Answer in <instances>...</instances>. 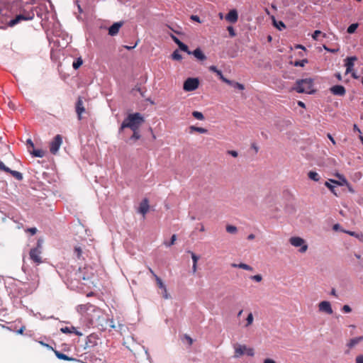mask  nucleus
I'll list each match as a JSON object with an SVG mask.
<instances>
[{
    "instance_id": "1a4fd4ad",
    "label": "nucleus",
    "mask_w": 363,
    "mask_h": 363,
    "mask_svg": "<svg viewBox=\"0 0 363 363\" xmlns=\"http://www.w3.org/2000/svg\"><path fill=\"white\" fill-rule=\"evenodd\" d=\"M62 143V136L61 135H56L52 141L50 143V152L52 155H55L60 150Z\"/></svg>"
},
{
    "instance_id": "680f3d73",
    "label": "nucleus",
    "mask_w": 363,
    "mask_h": 363,
    "mask_svg": "<svg viewBox=\"0 0 363 363\" xmlns=\"http://www.w3.org/2000/svg\"><path fill=\"white\" fill-rule=\"evenodd\" d=\"M228 153L233 157H237L238 152L236 150H228Z\"/></svg>"
},
{
    "instance_id": "5701e85b",
    "label": "nucleus",
    "mask_w": 363,
    "mask_h": 363,
    "mask_svg": "<svg viewBox=\"0 0 363 363\" xmlns=\"http://www.w3.org/2000/svg\"><path fill=\"white\" fill-rule=\"evenodd\" d=\"M155 281L157 282V286L159 288L162 289L163 291H165L164 298L165 299L169 298V295L167 288H166L165 285L164 284V283L162 282V279L158 276H155Z\"/></svg>"
},
{
    "instance_id": "c85d7f7f",
    "label": "nucleus",
    "mask_w": 363,
    "mask_h": 363,
    "mask_svg": "<svg viewBox=\"0 0 363 363\" xmlns=\"http://www.w3.org/2000/svg\"><path fill=\"white\" fill-rule=\"evenodd\" d=\"M133 131L132 135L128 138V142H134L141 138L139 128L131 130Z\"/></svg>"
},
{
    "instance_id": "f3484780",
    "label": "nucleus",
    "mask_w": 363,
    "mask_h": 363,
    "mask_svg": "<svg viewBox=\"0 0 363 363\" xmlns=\"http://www.w3.org/2000/svg\"><path fill=\"white\" fill-rule=\"evenodd\" d=\"M190 55H193L199 61H203L206 59V56L200 47L196 48L191 51Z\"/></svg>"
},
{
    "instance_id": "9b49d317",
    "label": "nucleus",
    "mask_w": 363,
    "mask_h": 363,
    "mask_svg": "<svg viewBox=\"0 0 363 363\" xmlns=\"http://www.w3.org/2000/svg\"><path fill=\"white\" fill-rule=\"evenodd\" d=\"M330 92L334 95L337 96H343L346 94V89L342 84H335L330 87Z\"/></svg>"
},
{
    "instance_id": "79ce46f5",
    "label": "nucleus",
    "mask_w": 363,
    "mask_h": 363,
    "mask_svg": "<svg viewBox=\"0 0 363 363\" xmlns=\"http://www.w3.org/2000/svg\"><path fill=\"white\" fill-rule=\"evenodd\" d=\"M192 116L194 118L199 121L204 120L205 117L202 112L198 111H194L192 112Z\"/></svg>"
},
{
    "instance_id": "ddd939ff",
    "label": "nucleus",
    "mask_w": 363,
    "mask_h": 363,
    "mask_svg": "<svg viewBox=\"0 0 363 363\" xmlns=\"http://www.w3.org/2000/svg\"><path fill=\"white\" fill-rule=\"evenodd\" d=\"M124 24V22L121 21H117V22H114L111 26H110L108 28V33L110 36H115L116 35L121 28L123 26Z\"/></svg>"
},
{
    "instance_id": "a211bd4d",
    "label": "nucleus",
    "mask_w": 363,
    "mask_h": 363,
    "mask_svg": "<svg viewBox=\"0 0 363 363\" xmlns=\"http://www.w3.org/2000/svg\"><path fill=\"white\" fill-rule=\"evenodd\" d=\"M336 179H329L325 182L324 185L335 196H337V194L335 191V188L337 184L335 183Z\"/></svg>"
},
{
    "instance_id": "423d86ee",
    "label": "nucleus",
    "mask_w": 363,
    "mask_h": 363,
    "mask_svg": "<svg viewBox=\"0 0 363 363\" xmlns=\"http://www.w3.org/2000/svg\"><path fill=\"white\" fill-rule=\"evenodd\" d=\"M31 9L34 10L35 15L40 18L42 22L48 19L49 11L46 4H40L36 6H32Z\"/></svg>"
},
{
    "instance_id": "2eb2a0df",
    "label": "nucleus",
    "mask_w": 363,
    "mask_h": 363,
    "mask_svg": "<svg viewBox=\"0 0 363 363\" xmlns=\"http://www.w3.org/2000/svg\"><path fill=\"white\" fill-rule=\"evenodd\" d=\"M318 308L320 311L324 312L329 315L333 313L330 303L327 301H323L319 303Z\"/></svg>"
},
{
    "instance_id": "603ef678",
    "label": "nucleus",
    "mask_w": 363,
    "mask_h": 363,
    "mask_svg": "<svg viewBox=\"0 0 363 363\" xmlns=\"http://www.w3.org/2000/svg\"><path fill=\"white\" fill-rule=\"evenodd\" d=\"M38 284H39V280L38 279H37L36 281L33 282L31 286H30V291H35L38 288Z\"/></svg>"
},
{
    "instance_id": "f257e3e1",
    "label": "nucleus",
    "mask_w": 363,
    "mask_h": 363,
    "mask_svg": "<svg viewBox=\"0 0 363 363\" xmlns=\"http://www.w3.org/2000/svg\"><path fill=\"white\" fill-rule=\"evenodd\" d=\"M291 89L298 94H315L317 89L314 87V79L311 77L298 79Z\"/></svg>"
},
{
    "instance_id": "864d4df0",
    "label": "nucleus",
    "mask_w": 363,
    "mask_h": 363,
    "mask_svg": "<svg viewBox=\"0 0 363 363\" xmlns=\"http://www.w3.org/2000/svg\"><path fill=\"white\" fill-rule=\"evenodd\" d=\"M190 19L199 23H201L202 22V21L201 20L200 17L198 15H191L190 16Z\"/></svg>"
},
{
    "instance_id": "a878e982",
    "label": "nucleus",
    "mask_w": 363,
    "mask_h": 363,
    "mask_svg": "<svg viewBox=\"0 0 363 363\" xmlns=\"http://www.w3.org/2000/svg\"><path fill=\"white\" fill-rule=\"evenodd\" d=\"M189 133H192L194 132H197V133H201V134H206V133H208V130L205 128H202V127H197L196 125H191L189 126Z\"/></svg>"
},
{
    "instance_id": "69168bd1",
    "label": "nucleus",
    "mask_w": 363,
    "mask_h": 363,
    "mask_svg": "<svg viewBox=\"0 0 363 363\" xmlns=\"http://www.w3.org/2000/svg\"><path fill=\"white\" fill-rule=\"evenodd\" d=\"M133 89L137 91H138L143 97L144 96V94L142 91V89H141L140 86H138V84L135 85V88Z\"/></svg>"
},
{
    "instance_id": "b1692460",
    "label": "nucleus",
    "mask_w": 363,
    "mask_h": 363,
    "mask_svg": "<svg viewBox=\"0 0 363 363\" xmlns=\"http://www.w3.org/2000/svg\"><path fill=\"white\" fill-rule=\"evenodd\" d=\"M336 176L338 178V180H336L335 182L337 184V186H344L348 184V181L343 174L337 173Z\"/></svg>"
},
{
    "instance_id": "39448f33",
    "label": "nucleus",
    "mask_w": 363,
    "mask_h": 363,
    "mask_svg": "<svg viewBox=\"0 0 363 363\" xmlns=\"http://www.w3.org/2000/svg\"><path fill=\"white\" fill-rule=\"evenodd\" d=\"M200 84V81L197 77H188L183 84V89L185 91L191 92L196 90Z\"/></svg>"
},
{
    "instance_id": "9d476101",
    "label": "nucleus",
    "mask_w": 363,
    "mask_h": 363,
    "mask_svg": "<svg viewBox=\"0 0 363 363\" xmlns=\"http://www.w3.org/2000/svg\"><path fill=\"white\" fill-rule=\"evenodd\" d=\"M357 60L356 55L348 56L344 60V66L346 68L345 74H348L354 69V62Z\"/></svg>"
},
{
    "instance_id": "2f4dec72",
    "label": "nucleus",
    "mask_w": 363,
    "mask_h": 363,
    "mask_svg": "<svg viewBox=\"0 0 363 363\" xmlns=\"http://www.w3.org/2000/svg\"><path fill=\"white\" fill-rule=\"evenodd\" d=\"M273 20L274 26L279 31H281L286 28L285 23L282 21H276L274 17H273Z\"/></svg>"
},
{
    "instance_id": "7c9ffc66",
    "label": "nucleus",
    "mask_w": 363,
    "mask_h": 363,
    "mask_svg": "<svg viewBox=\"0 0 363 363\" xmlns=\"http://www.w3.org/2000/svg\"><path fill=\"white\" fill-rule=\"evenodd\" d=\"M308 63V60L307 58H304L302 60H296L295 61L291 62V64L294 67H303L306 64Z\"/></svg>"
},
{
    "instance_id": "f8f14e48",
    "label": "nucleus",
    "mask_w": 363,
    "mask_h": 363,
    "mask_svg": "<svg viewBox=\"0 0 363 363\" xmlns=\"http://www.w3.org/2000/svg\"><path fill=\"white\" fill-rule=\"evenodd\" d=\"M71 40V37L69 36L68 34H63L62 38V42L58 39L56 38L55 40L52 39V41L54 43V45L57 48H64L67 47V45L69 44V43Z\"/></svg>"
},
{
    "instance_id": "37998d69",
    "label": "nucleus",
    "mask_w": 363,
    "mask_h": 363,
    "mask_svg": "<svg viewBox=\"0 0 363 363\" xmlns=\"http://www.w3.org/2000/svg\"><path fill=\"white\" fill-rule=\"evenodd\" d=\"M253 320H254L253 315L252 313H250L246 318V324L245 325V326L246 328L249 327L250 325H251L252 324Z\"/></svg>"
},
{
    "instance_id": "c9c22d12",
    "label": "nucleus",
    "mask_w": 363,
    "mask_h": 363,
    "mask_svg": "<svg viewBox=\"0 0 363 363\" xmlns=\"http://www.w3.org/2000/svg\"><path fill=\"white\" fill-rule=\"evenodd\" d=\"M358 27H359L358 23H351L347 28V33L348 34H353L356 32Z\"/></svg>"
},
{
    "instance_id": "49530a36",
    "label": "nucleus",
    "mask_w": 363,
    "mask_h": 363,
    "mask_svg": "<svg viewBox=\"0 0 363 363\" xmlns=\"http://www.w3.org/2000/svg\"><path fill=\"white\" fill-rule=\"evenodd\" d=\"M227 30L228 31L229 35L231 38H233L236 35V31H235V28H233V26H228L227 27Z\"/></svg>"
},
{
    "instance_id": "13d9d810",
    "label": "nucleus",
    "mask_w": 363,
    "mask_h": 363,
    "mask_svg": "<svg viewBox=\"0 0 363 363\" xmlns=\"http://www.w3.org/2000/svg\"><path fill=\"white\" fill-rule=\"evenodd\" d=\"M125 128H128V126H127L126 123H125V121H123L119 128H118V133H121Z\"/></svg>"
},
{
    "instance_id": "cd10ccee",
    "label": "nucleus",
    "mask_w": 363,
    "mask_h": 363,
    "mask_svg": "<svg viewBox=\"0 0 363 363\" xmlns=\"http://www.w3.org/2000/svg\"><path fill=\"white\" fill-rule=\"evenodd\" d=\"M307 175H308V179L313 182H318L320 179V175L315 171H313V170L309 171L308 172Z\"/></svg>"
},
{
    "instance_id": "e2e57ef3",
    "label": "nucleus",
    "mask_w": 363,
    "mask_h": 363,
    "mask_svg": "<svg viewBox=\"0 0 363 363\" xmlns=\"http://www.w3.org/2000/svg\"><path fill=\"white\" fill-rule=\"evenodd\" d=\"M208 69L209 71L213 72V73H216L217 72V71L218 70V68L217 67V66L216 65H211L209 67H208Z\"/></svg>"
},
{
    "instance_id": "20e7f679",
    "label": "nucleus",
    "mask_w": 363,
    "mask_h": 363,
    "mask_svg": "<svg viewBox=\"0 0 363 363\" xmlns=\"http://www.w3.org/2000/svg\"><path fill=\"white\" fill-rule=\"evenodd\" d=\"M235 348V358H239L243 354H246L247 356L252 357L255 354V351L253 348L247 347L245 345L237 344L234 347Z\"/></svg>"
},
{
    "instance_id": "c03bdc74",
    "label": "nucleus",
    "mask_w": 363,
    "mask_h": 363,
    "mask_svg": "<svg viewBox=\"0 0 363 363\" xmlns=\"http://www.w3.org/2000/svg\"><path fill=\"white\" fill-rule=\"evenodd\" d=\"M217 77L219 78V79H220L223 82H225L226 80L228 79V78H226L223 74V72L221 69H219L217 71V72L215 73Z\"/></svg>"
},
{
    "instance_id": "ea45409f",
    "label": "nucleus",
    "mask_w": 363,
    "mask_h": 363,
    "mask_svg": "<svg viewBox=\"0 0 363 363\" xmlns=\"http://www.w3.org/2000/svg\"><path fill=\"white\" fill-rule=\"evenodd\" d=\"M6 20V18L1 14V10H0V29H6L9 26H7L8 22L5 23L4 21Z\"/></svg>"
},
{
    "instance_id": "5fc2aeb1",
    "label": "nucleus",
    "mask_w": 363,
    "mask_h": 363,
    "mask_svg": "<svg viewBox=\"0 0 363 363\" xmlns=\"http://www.w3.org/2000/svg\"><path fill=\"white\" fill-rule=\"evenodd\" d=\"M74 253L76 254L77 258H80L82 256V250L80 247H74Z\"/></svg>"
},
{
    "instance_id": "bf43d9fd",
    "label": "nucleus",
    "mask_w": 363,
    "mask_h": 363,
    "mask_svg": "<svg viewBox=\"0 0 363 363\" xmlns=\"http://www.w3.org/2000/svg\"><path fill=\"white\" fill-rule=\"evenodd\" d=\"M342 311L344 312V313H350L352 311V308H350V306L348 305H345L342 308Z\"/></svg>"
},
{
    "instance_id": "0eeeda50",
    "label": "nucleus",
    "mask_w": 363,
    "mask_h": 363,
    "mask_svg": "<svg viewBox=\"0 0 363 363\" xmlns=\"http://www.w3.org/2000/svg\"><path fill=\"white\" fill-rule=\"evenodd\" d=\"M289 242L292 246H294L295 247H300V249L298 250V251L301 253H304L308 250V245L306 243V241L300 237H297V236L291 237L289 238Z\"/></svg>"
},
{
    "instance_id": "0e129e2a",
    "label": "nucleus",
    "mask_w": 363,
    "mask_h": 363,
    "mask_svg": "<svg viewBox=\"0 0 363 363\" xmlns=\"http://www.w3.org/2000/svg\"><path fill=\"white\" fill-rule=\"evenodd\" d=\"M36 231L37 228H27V232L29 233L30 235H34Z\"/></svg>"
},
{
    "instance_id": "4c0bfd02",
    "label": "nucleus",
    "mask_w": 363,
    "mask_h": 363,
    "mask_svg": "<svg viewBox=\"0 0 363 363\" xmlns=\"http://www.w3.org/2000/svg\"><path fill=\"white\" fill-rule=\"evenodd\" d=\"M285 211L289 214H292L296 211L294 205L292 203H289L285 205Z\"/></svg>"
},
{
    "instance_id": "aec40b11",
    "label": "nucleus",
    "mask_w": 363,
    "mask_h": 363,
    "mask_svg": "<svg viewBox=\"0 0 363 363\" xmlns=\"http://www.w3.org/2000/svg\"><path fill=\"white\" fill-rule=\"evenodd\" d=\"M228 85L233 87L234 89L242 91L245 89V85L242 83H240L238 82H235L234 80H231L228 79L226 82H225Z\"/></svg>"
},
{
    "instance_id": "393cba45",
    "label": "nucleus",
    "mask_w": 363,
    "mask_h": 363,
    "mask_svg": "<svg viewBox=\"0 0 363 363\" xmlns=\"http://www.w3.org/2000/svg\"><path fill=\"white\" fill-rule=\"evenodd\" d=\"M54 352H55V354L56 355V357L60 359H63V360L70 361V362L77 361V359H75L74 357H68L67 355L59 352L58 350H54Z\"/></svg>"
},
{
    "instance_id": "052dcab7",
    "label": "nucleus",
    "mask_w": 363,
    "mask_h": 363,
    "mask_svg": "<svg viewBox=\"0 0 363 363\" xmlns=\"http://www.w3.org/2000/svg\"><path fill=\"white\" fill-rule=\"evenodd\" d=\"M171 38L177 45H179V44H180V43L182 42L181 40H179L177 36L174 35H171Z\"/></svg>"
},
{
    "instance_id": "dca6fc26",
    "label": "nucleus",
    "mask_w": 363,
    "mask_h": 363,
    "mask_svg": "<svg viewBox=\"0 0 363 363\" xmlns=\"http://www.w3.org/2000/svg\"><path fill=\"white\" fill-rule=\"evenodd\" d=\"M225 20L230 23H235L238 20V13L235 9H233L225 15Z\"/></svg>"
},
{
    "instance_id": "3c124183",
    "label": "nucleus",
    "mask_w": 363,
    "mask_h": 363,
    "mask_svg": "<svg viewBox=\"0 0 363 363\" xmlns=\"http://www.w3.org/2000/svg\"><path fill=\"white\" fill-rule=\"evenodd\" d=\"M188 252L191 254V258L193 260V263L197 264L199 257L193 252L188 251Z\"/></svg>"
},
{
    "instance_id": "4d7b16f0",
    "label": "nucleus",
    "mask_w": 363,
    "mask_h": 363,
    "mask_svg": "<svg viewBox=\"0 0 363 363\" xmlns=\"http://www.w3.org/2000/svg\"><path fill=\"white\" fill-rule=\"evenodd\" d=\"M43 240L41 239V238H39L37 241V244H36V247H34L35 249H40L42 250V248H43Z\"/></svg>"
},
{
    "instance_id": "473e14b6",
    "label": "nucleus",
    "mask_w": 363,
    "mask_h": 363,
    "mask_svg": "<svg viewBox=\"0 0 363 363\" xmlns=\"http://www.w3.org/2000/svg\"><path fill=\"white\" fill-rule=\"evenodd\" d=\"M83 59L82 57L75 58L72 62V67L74 70H77L83 65Z\"/></svg>"
},
{
    "instance_id": "8fccbe9b",
    "label": "nucleus",
    "mask_w": 363,
    "mask_h": 363,
    "mask_svg": "<svg viewBox=\"0 0 363 363\" xmlns=\"http://www.w3.org/2000/svg\"><path fill=\"white\" fill-rule=\"evenodd\" d=\"M250 279L257 282H260L262 280V277L260 274L251 276Z\"/></svg>"
},
{
    "instance_id": "f03ea898",
    "label": "nucleus",
    "mask_w": 363,
    "mask_h": 363,
    "mask_svg": "<svg viewBox=\"0 0 363 363\" xmlns=\"http://www.w3.org/2000/svg\"><path fill=\"white\" fill-rule=\"evenodd\" d=\"M128 128L130 130L140 128V125L145 122V116L140 112H133L127 114L123 119Z\"/></svg>"
},
{
    "instance_id": "de8ad7c7",
    "label": "nucleus",
    "mask_w": 363,
    "mask_h": 363,
    "mask_svg": "<svg viewBox=\"0 0 363 363\" xmlns=\"http://www.w3.org/2000/svg\"><path fill=\"white\" fill-rule=\"evenodd\" d=\"M0 170L8 173L10 171V168L6 166L3 161L0 160Z\"/></svg>"
},
{
    "instance_id": "6e6552de",
    "label": "nucleus",
    "mask_w": 363,
    "mask_h": 363,
    "mask_svg": "<svg viewBox=\"0 0 363 363\" xmlns=\"http://www.w3.org/2000/svg\"><path fill=\"white\" fill-rule=\"evenodd\" d=\"M42 250L40 249L31 248L29 251V258L35 266H38L43 262L42 257Z\"/></svg>"
},
{
    "instance_id": "412c9836",
    "label": "nucleus",
    "mask_w": 363,
    "mask_h": 363,
    "mask_svg": "<svg viewBox=\"0 0 363 363\" xmlns=\"http://www.w3.org/2000/svg\"><path fill=\"white\" fill-rule=\"evenodd\" d=\"M149 208L148 200L147 199H144L140 203L139 212L141 214L145 215L148 212Z\"/></svg>"
},
{
    "instance_id": "a19ab883",
    "label": "nucleus",
    "mask_w": 363,
    "mask_h": 363,
    "mask_svg": "<svg viewBox=\"0 0 363 363\" xmlns=\"http://www.w3.org/2000/svg\"><path fill=\"white\" fill-rule=\"evenodd\" d=\"M179 50L184 52L187 53L188 55H190L191 50L189 48V46L185 44L184 42L180 43L178 45Z\"/></svg>"
},
{
    "instance_id": "72a5a7b5",
    "label": "nucleus",
    "mask_w": 363,
    "mask_h": 363,
    "mask_svg": "<svg viewBox=\"0 0 363 363\" xmlns=\"http://www.w3.org/2000/svg\"><path fill=\"white\" fill-rule=\"evenodd\" d=\"M363 340V336L357 337L354 338H352L350 340V342L347 343V346L350 348H352L354 347L356 345H357L359 342Z\"/></svg>"
},
{
    "instance_id": "4be33fe9",
    "label": "nucleus",
    "mask_w": 363,
    "mask_h": 363,
    "mask_svg": "<svg viewBox=\"0 0 363 363\" xmlns=\"http://www.w3.org/2000/svg\"><path fill=\"white\" fill-rule=\"evenodd\" d=\"M28 151L33 157L42 158L45 156V151L40 148L36 149L34 147L32 150H28Z\"/></svg>"
},
{
    "instance_id": "f704fd0d",
    "label": "nucleus",
    "mask_w": 363,
    "mask_h": 363,
    "mask_svg": "<svg viewBox=\"0 0 363 363\" xmlns=\"http://www.w3.org/2000/svg\"><path fill=\"white\" fill-rule=\"evenodd\" d=\"M8 173L12 175L18 181H22L23 179V174L18 171L10 169V171Z\"/></svg>"
},
{
    "instance_id": "338daca9",
    "label": "nucleus",
    "mask_w": 363,
    "mask_h": 363,
    "mask_svg": "<svg viewBox=\"0 0 363 363\" xmlns=\"http://www.w3.org/2000/svg\"><path fill=\"white\" fill-rule=\"evenodd\" d=\"M350 74H351V77L354 79H358L359 78H361L359 77V75H358L357 73L356 72H354V70L352 72H350Z\"/></svg>"
},
{
    "instance_id": "6ab92c4d",
    "label": "nucleus",
    "mask_w": 363,
    "mask_h": 363,
    "mask_svg": "<svg viewBox=\"0 0 363 363\" xmlns=\"http://www.w3.org/2000/svg\"><path fill=\"white\" fill-rule=\"evenodd\" d=\"M333 229L335 231H338L340 230V231L344 232L345 233H347V234H349V235H350L352 236H354L356 238H357L359 240L363 242V234L362 233H357L355 231L346 230H344L343 228H333Z\"/></svg>"
},
{
    "instance_id": "a18cd8bd",
    "label": "nucleus",
    "mask_w": 363,
    "mask_h": 363,
    "mask_svg": "<svg viewBox=\"0 0 363 363\" xmlns=\"http://www.w3.org/2000/svg\"><path fill=\"white\" fill-rule=\"evenodd\" d=\"M323 48L328 52L333 53V54L337 53L339 51V48H330L328 47L326 45H323Z\"/></svg>"
},
{
    "instance_id": "bb28decb",
    "label": "nucleus",
    "mask_w": 363,
    "mask_h": 363,
    "mask_svg": "<svg viewBox=\"0 0 363 363\" xmlns=\"http://www.w3.org/2000/svg\"><path fill=\"white\" fill-rule=\"evenodd\" d=\"M60 330L63 333H74L78 336H81L82 335L80 332L77 331L76 328L73 326L62 328Z\"/></svg>"
},
{
    "instance_id": "09e8293b",
    "label": "nucleus",
    "mask_w": 363,
    "mask_h": 363,
    "mask_svg": "<svg viewBox=\"0 0 363 363\" xmlns=\"http://www.w3.org/2000/svg\"><path fill=\"white\" fill-rule=\"evenodd\" d=\"M176 240H177V235H173L172 236V238H171L170 242H164V245H166L167 247H169V246H171V245L174 244Z\"/></svg>"
},
{
    "instance_id": "c756f323",
    "label": "nucleus",
    "mask_w": 363,
    "mask_h": 363,
    "mask_svg": "<svg viewBox=\"0 0 363 363\" xmlns=\"http://www.w3.org/2000/svg\"><path fill=\"white\" fill-rule=\"evenodd\" d=\"M231 267L233 268H240V269H245L247 271H252L253 270V268L251 266H250L247 264H245V263H240V264L232 263Z\"/></svg>"
},
{
    "instance_id": "774afa93",
    "label": "nucleus",
    "mask_w": 363,
    "mask_h": 363,
    "mask_svg": "<svg viewBox=\"0 0 363 363\" xmlns=\"http://www.w3.org/2000/svg\"><path fill=\"white\" fill-rule=\"evenodd\" d=\"M356 363H363V355H359L356 357Z\"/></svg>"
},
{
    "instance_id": "58836bf2",
    "label": "nucleus",
    "mask_w": 363,
    "mask_h": 363,
    "mask_svg": "<svg viewBox=\"0 0 363 363\" xmlns=\"http://www.w3.org/2000/svg\"><path fill=\"white\" fill-rule=\"evenodd\" d=\"M171 57L172 60L176 61H180L182 60V55L179 52V50H175L171 54Z\"/></svg>"
},
{
    "instance_id": "e433bc0d",
    "label": "nucleus",
    "mask_w": 363,
    "mask_h": 363,
    "mask_svg": "<svg viewBox=\"0 0 363 363\" xmlns=\"http://www.w3.org/2000/svg\"><path fill=\"white\" fill-rule=\"evenodd\" d=\"M322 35L323 38H326V34L323 33L320 30H315L311 35V38L313 40H318L319 36Z\"/></svg>"
},
{
    "instance_id": "6e6d98bb",
    "label": "nucleus",
    "mask_w": 363,
    "mask_h": 363,
    "mask_svg": "<svg viewBox=\"0 0 363 363\" xmlns=\"http://www.w3.org/2000/svg\"><path fill=\"white\" fill-rule=\"evenodd\" d=\"M26 145L28 146V148H32V150L35 147L34 143L30 138H28L26 140Z\"/></svg>"
},
{
    "instance_id": "4468645a",
    "label": "nucleus",
    "mask_w": 363,
    "mask_h": 363,
    "mask_svg": "<svg viewBox=\"0 0 363 363\" xmlns=\"http://www.w3.org/2000/svg\"><path fill=\"white\" fill-rule=\"evenodd\" d=\"M75 110L79 120L82 119V114L85 112L82 97H78L75 104Z\"/></svg>"
},
{
    "instance_id": "7ed1b4c3",
    "label": "nucleus",
    "mask_w": 363,
    "mask_h": 363,
    "mask_svg": "<svg viewBox=\"0 0 363 363\" xmlns=\"http://www.w3.org/2000/svg\"><path fill=\"white\" fill-rule=\"evenodd\" d=\"M35 16L34 10L31 8L29 11L23 10L19 14L16 15L14 18L10 19L8 21L7 26L13 27L20 23L21 21H29L32 20Z\"/></svg>"
}]
</instances>
